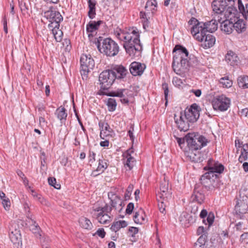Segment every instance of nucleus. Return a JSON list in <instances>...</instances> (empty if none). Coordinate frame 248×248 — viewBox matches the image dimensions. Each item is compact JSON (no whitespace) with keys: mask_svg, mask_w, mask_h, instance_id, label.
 Listing matches in <instances>:
<instances>
[{"mask_svg":"<svg viewBox=\"0 0 248 248\" xmlns=\"http://www.w3.org/2000/svg\"><path fill=\"white\" fill-rule=\"evenodd\" d=\"M173 62L172 66L174 71L179 75L185 73L190 65V56L186 48L180 45H177L173 48Z\"/></svg>","mask_w":248,"mask_h":248,"instance_id":"obj_1","label":"nucleus"},{"mask_svg":"<svg viewBox=\"0 0 248 248\" xmlns=\"http://www.w3.org/2000/svg\"><path fill=\"white\" fill-rule=\"evenodd\" d=\"M236 0H215L212 3L213 11L221 17H234L238 11L235 6Z\"/></svg>","mask_w":248,"mask_h":248,"instance_id":"obj_2","label":"nucleus"},{"mask_svg":"<svg viewBox=\"0 0 248 248\" xmlns=\"http://www.w3.org/2000/svg\"><path fill=\"white\" fill-rule=\"evenodd\" d=\"M95 44L98 50L108 57L116 56L119 51V46L117 43L110 38H104L100 36L97 38Z\"/></svg>","mask_w":248,"mask_h":248,"instance_id":"obj_3","label":"nucleus"},{"mask_svg":"<svg viewBox=\"0 0 248 248\" xmlns=\"http://www.w3.org/2000/svg\"><path fill=\"white\" fill-rule=\"evenodd\" d=\"M176 108L177 110H180L178 115L176 113L174 114V119L176 124L179 123L178 118H180V121L183 123H194L199 117V111L198 110V106L196 104L192 105L190 108L186 109L184 115L180 107Z\"/></svg>","mask_w":248,"mask_h":248,"instance_id":"obj_4","label":"nucleus"},{"mask_svg":"<svg viewBox=\"0 0 248 248\" xmlns=\"http://www.w3.org/2000/svg\"><path fill=\"white\" fill-rule=\"evenodd\" d=\"M186 141L189 151H198L205 146L208 142L204 136L197 133H188L186 136Z\"/></svg>","mask_w":248,"mask_h":248,"instance_id":"obj_5","label":"nucleus"},{"mask_svg":"<svg viewBox=\"0 0 248 248\" xmlns=\"http://www.w3.org/2000/svg\"><path fill=\"white\" fill-rule=\"evenodd\" d=\"M114 72L111 70H107L102 72L99 76V81L100 85V90L98 92L102 91L106 92L112 85L116 79Z\"/></svg>","mask_w":248,"mask_h":248,"instance_id":"obj_6","label":"nucleus"},{"mask_svg":"<svg viewBox=\"0 0 248 248\" xmlns=\"http://www.w3.org/2000/svg\"><path fill=\"white\" fill-rule=\"evenodd\" d=\"M80 73L83 79H87L88 73L95 65L93 59L90 54H82L80 59Z\"/></svg>","mask_w":248,"mask_h":248,"instance_id":"obj_7","label":"nucleus"},{"mask_svg":"<svg viewBox=\"0 0 248 248\" xmlns=\"http://www.w3.org/2000/svg\"><path fill=\"white\" fill-rule=\"evenodd\" d=\"M131 91L128 89H117L115 91H112L108 93L107 92H98L99 95H106L111 97H118L120 98V101L124 105H128L129 98L132 97V94Z\"/></svg>","mask_w":248,"mask_h":248,"instance_id":"obj_8","label":"nucleus"},{"mask_svg":"<svg viewBox=\"0 0 248 248\" xmlns=\"http://www.w3.org/2000/svg\"><path fill=\"white\" fill-rule=\"evenodd\" d=\"M140 33L137 29L132 28L129 30V31H120V32H118L116 34L117 37L120 40L124 42V43H137L140 42Z\"/></svg>","mask_w":248,"mask_h":248,"instance_id":"obj_9","label":"nucleus"},{"mask_svg":"<svg viewBox=\"0 0 248 248\" xmlns=\"http://www.w3.org/2000/svg\"><path fill=\"white\" fill-rule=\"evenodd\" d=\"M234 210L236 214L240 218L248 212V197L242 191H240L239 196L236 198Z\"/></svg>","mask_w":248,"mask_h":248,"instance_id":"obj_10","label":"nucleus"},{"mask_svg":"<svg viewBox=\"0 0 248 248\" xmlns=\"http://www.w3.org/2000/svg\"><path fill=\"white\" fill-rule=\"evenodd\" d=\"M239 17V12L234 17H221L217 16V20L220 23V29L222 31L226 34H230L233 31L234 27L233 22Z\"/></svg>","mask_w":248,"mask_h":248,"instance_id":"obj_11","label":"nucleus"},{"mask_svg":"<svg viewBox=\"0 0 248 248\" xmlns=\"http://www.w3.org/2000/svg\"><path fill=\"white\" fill-rule=\"evenodd\" d=\"M93 210V216L99 223L106 224L111 220V217L108 213L111 211V207H108L107 204L103 207L95 208Z\"/></svg>","mask_w":248,"mask_h":248,"instance_id":"obj_12","label":"nucleus"},{"mask_svg":"<svg viewBox=\"0 0 248 248\" xmlns=\"http://www.w3.org/2000/svg\"><path fill=\"white\" fill-rule=\"evenodd\" d=\"M204 169L208 170V171L202 175V180L208 177H213L215 172L218 173H222L224 170V167L222 164L215 161L212 159H210L208 161L207 166L205 167Z\"/></svg>","mask_w":248,"mask_h":248,"instance_id":"obj_13","label":"nucleus"},{"mask_svg":"<svg viewBox=\"0 0 248 248\" xmlns=\"http://www.w3.org/2000/svg\"><path fill=\"white\" fill-rule=\"evenodd\" d=\"M124 47L125 51L130 57L132 58L139 57L140 56L142 47L140 43V41L137 43H132L130 42L127 43H124Z\"/></svg>","mask_w":248,"mask_h":248,"instance_id":"obj_14","label":"nucleus"},{"mask_svg":"<svg viewBox=\"0 0 248 248\" xmlns=\"http://www.w3.org/2000/svg\"><path fill=\"white\" fill-rule=\"evenodd\" d=\"M230 100L224 95H221L215 99L213 103V108L215 109H218L224 111L230 107Z\"/></svg>","mask_w":248,"mask_h":248,"instance_id":"obj_15","label":"nucleus"},{"mask_svg":"<svg viewBox=\"0 0 248 248\" xmlns=\"http://www.w3.org/2000/svg\"><path fill=\"white\" fill-rule=\"evenodd\" d=\"M44 16L53 25L55 23L60 24L63 20V17L60 13L56 11L53 6L50 7L47 11L44 12Z\"/></svg>","mask_w":248,"mask_h":248,"instance_id":"obj_16","label":"nucleus"},{"mask_svg":"<svg viewBox=\"0 0 248 248\" xmlns=\"http://www.w3.org/2000/svg\"><path fill=\"white\" fill-rule=\"evenodd\" d=\"M205 26L204 22H201L199 23L198 26L191 28V33L196 40L198 41H203L204 36L207 33Z\"/></svg>","mask_w":248,"mask_h":248,"instance_id":"obj_17","label":"nucleus"},{"mask_svg":"<svg viewBox=\"0 0 248 248\" xmlns=\"http://www.w3.org/2000/svg\"><path fill=\"white\" fill-rule=\"evenodd\" d=\"M108 197L110 200V206L111 210L112 208L118 212H120L123 209V202L120 197L116 195L112 192L108 193Z\"/></svg>","mask_w":248,"mask_h":248,"instance_id":"obj_18","label":"nucleus"},{"mask_svg":"<svg viewBox=\"0 0 248 248\" xmlns=\"http://www.w3.org/2000/svg\"><path fill=\"white\" fill-rule=\"evenodd\" d=\"M146 65L137 62H132L129 67L130 73L134 76H140L143 73Z\"/></svg>","mask_w":248,"mask_h":248,"instance_id":"obj_19","label":"nucleus"},{"mask_svg":"<svg viewBox=\"0 0 248 248\" xmlns=\"http://www.w3.org/2000/svg\"><path fill=\"white\" fill-rule=\"evenodd\" d=\"M193 201H195L200 204L203 202L205 196L202 190V187L200 185H196L191 197Z\"/></svg>","mask_w":248,"mask_h":248,"instance_id":"obj_20","label":"nucleus"},{"mask_svg":"<svg viewBox=\"0 0 248 248\" xmlns=\"http://www.w3.org/2000/svg\"><path fill=\"white\" fill-rule=\"evenodd\" d=\"M132 149H129L124 154V167L126 168H128L129 170H131L135 164V159L131 155V153H133Z\"/></svg>","mask_w":248,"mask_h":248,"instance_id":"obj_21","label":"nucleus"},{"mask_svg":"<svg viewBox=\"0 0 248 248\" xmlns=\"http://www.w3.org/2000/svg\"><path fill=\"white\" fill-rule=\"evenodd\" d=\"M48 27L49 29L51 30L52 33L54 37L57 42H60L62 39L63 32L60 30V24L58 23H55V25H52V23H49L48 25Z\"/></svg>","mask_w":248,"mask_h":248,"instance_id":"obj_22","label":"nucleus"},{"mask_svg":"<svg viewBox=\"0 0 248 248\" xmlns=\"http://www.w3.org/2000/svg\"><path fill=\"white\" fill-rule=\"evenodd\" d=\"M103 23L102 20H98L97 21H91L86 25V31L88 34V37H93L92 33L98 30L99 26Z\"/></svg>","mask_w":248,"mask_h":248,"instance_id":"obj_23","label":"nucleus"},{"mask_svg":"<svg viewBox=\"0 0 248 248\" xmlns=\"http://www.w3.org/2000/svg\"><path fill=\"white\" fill-rule=\"evenodd\" d=\"M202 42L201 46L205 48H208L212 47L216 42V39L214 36L210 33L206 34L203 37V41Z\"/></svg>","mask_w":248,"mask_h":248,"instance_id":"obj_24","label":"nucleus"},{"mask_svg":"<svg viewBox=\"0 0 248 248\" xmlns=\"http://www.w3.org/2000/svg\"><path fill=\"white\" fill-rule=\"evenodd\" d=\"M112 72H114L116 75V79H122L126 77L128 73L127 70L122 65H119L111 69Z\"/></svg>","mask_w":248,"mask_h":248,"instance_id":"obj_25","label":"nucleus"},{"mask_svg":"<svg viewBox=\"0 0 248 248\" xmlns=\"http://www.w3.org/2000/svg\"><path fill=\"white\" fill-rule=\"evenodd\" d=\"M108 167V164L107 163V160L102 156L101 158H99L97 168L96 170L93 171V173L95 175L102 173L105 171Z\"/></svg>","mask_w":248,"mask_h":248,"instance_id":"obj_26","label":"nucleus"},{"mask_svg":"<svg viewBox=\"0 0 248 248\" xmlns=\"http://www.w3.org/2000/svg\"><path fill=\"white\" fill-rule=\"evenodd\" d=\"M133 219L137 224H144L146 222V218L143 210L140 209L136 212L133 217Z\"/></svg>","mask_w":248,"mask_h":248,"instance_id":"obj_27","label":"nucleus"},{"mask_svg":"<svg viewBox=\"0 0 248 248\" xmlns=\"http://www.w3.org/2000/svg\"><path fill=\"white\" fill-rule=\"evenodd\" d=\"M225 60L231 65H237L239 60L237 56L231 51L228 52L225 57Z\"/></svg>","mask_w":248,"mask_h":248,"instance_id":"obj_28","label":"nucleus"},{"mask_svg":"<svg viewBox=\"0 0 248 248\" xmlns=\"http://www.w3.org/2000/svg\"><path fill=\"white\" fill-rule=\"evenodd\" d=\"M55 114L57 115V118L60 120L61 123H65L67 113L66 110L64 107L61 106L58 108L56 110Z\"/></svg>","mask_w":248,"mask_h":248,"instance_id":"obj_29","label":"nucleus"},{"mask_svg":"<svg viewBox=\"0 0 248 248\" xmlns=\"http://www.w3.org/2000/svg\"><path fill=\"white\" fill-rule=\"evenodd\" d=\"M233 25L234 27H233V30H235L238 33H242L246 30V25L242 19H238V18H237V19L233 22Z\"/></svg>","mask_w":248,"mask_h":248,"instance_id":"obj_30","label":"nucleus"},{"mask_svg":"<svg viewBox=\"0 0 248 248\" xmlns=\"http://www.w3.org/2000/svg\"><path fill=\"white\" fill-rule=\"evenodd\" d=\"M207 32H215L217 29L218 25L216 19H212L208 22H204Z\"/></svg>","mask_w":248,"mask_h":248,"instance_id":"obj_31","label":"nucleus"},{"mask_svg":"<svg viewBox=\"0 0 248 248\" xmlns=\"http://www.w3.org/2000/svg\"><path fill=\"white\" fill-rule=\"evenodd\" d=\"M113 133V130L109 125H101L100 137L102 139H104L105 137L108 136H112Z\"/></svg>","mask_w":248,"mask_h":248,"instance_id":"obj_32","label":"nucleus"},{"mask_svg":"<svg viewBox=\"0 0 248 248\" xmlns=\"http://www.w3.org/2000/svg\"><path fill=\"white\" fill-rule=\"evenodd\" d=\"M188 156L191 160L194 162H201L202 161V157L201 153L198 151H189Z\"/></svg>","mask_w":248,"mask_h":248,"instance_id":"obj_33","label":"nucleus"},{"mask_svg":"<svg viewBox=\"0 0 248 248\" xmlns=\"http://www.w3.org/2000/svg\"><path fill=\"white\" fill-rule=\"evenodd\" d=\"M88 6L89 10L88 11V16L90 19H93L96 15L95 5L96 2L95 0H88Z\"/></svg>","mask_w":248,"mask_h":248,"instance_id":"obj_34","label":"nucleus"},{"mask_svg":"<svg viewBox=\"0 0 248 248\" xmlns=\"http://www.w3.org/2000/svg\"><path fill=\"white\" fill-rule=\"evenodd\" d=\"M10 238L14 244H18L21 242V236L19 231L15 230V231H13L9 234Z\"/></svg>","mask_w":248,"mask_h":248,"instance_id":"obj_35","label":"nucleus"},{"mask_svg":"<svg viewBox=\"0 0 248 248\" xmlns=\"http://www.w3.org/2000/svg\"><path fill=\"white\" fill-rule=\"evenodd\" d=\"M238 8L239 9V14L241 13L246 19H248V4H246L245 6L242 3L241 0H237Z\"/></svg>","mask_w":248,"mask_h":248,"instance_id":"obj_36","label":"nucleus"},{"mask_svg":"<svg viewBox=\"0 0 248 248\" xmlns=\"http://www.w3.org/2000/svg\"><path fill=\"white\" fill-rule=\"evenodd\" d=\"M212 177H206L204 180H202V176L201 178V184L203 185L204 187L209 191H212L215 190V186H213L211 180Z\"/></svg>","mask_w":248,"mask_h":248,"instance_id":"obj_37","label":"nucleus"},{"mask_svg":"<svg viewBox=\"0 0 248 248\" xmlns=\"http://www.w3.org/2000/svg\"><path fill=\"white\" fill-rule=\"evenodd\" d=\"M28 217L31 220L32 224L31 225L30 229L32 232L35 235L37 238H41V235L40 233V228L36 222L31 218L28 215Z\"/></svg>","mask_w":248,"mask_h":248,"instance_id":"obj_38","label":"nucleus"},{"mask_svg":"<svg viewBox=\"0 0 248 248\" xmlns=\"http://www.w3.org/2000/svg\"><path fill=\"white\" fill-rule=\"evenodd\" d=\"M127 226V222L124 220H120L118 221L114 222L112 224L110 229L112 231L117 232L121 228H124Z\"/></svg>","mask_w":248,"mask_h":248,"instance_id":"obj_39","label":"nucleus"},{"mask_svg":"<svg viewBox=\"0 0 248 248\" xmlns=\"http://www.w3.org/2000/svg\"><path fill=\"white\" fill-rule=\"evenodd\" d=\"M79 223L81 227L85 229L90 230L93 227L91 221L84 217H82L79 219Z\"/></svg>","mask_w":248,"mask_h":248,"instance_id":"obj_40","label":"nucleus"},{"mask_svg":"<svg viewBox=\"0 0 248 248\" xmlns=\"http://www.w3.org/2000/svg\"><path fill=\"white\" fill-rule=\"evenodd\" d=\"M219 83L223 87L229 88L232 86V82L228 77H225L220 79Z\"/></svg>","mask_w":248,"mask_h":248,"instance_id":"obj_41","label":"nucleus"},{"mask_svg":"<svg viewBox=\"0 0 248 248\" xmlns=\"http://www.w3.org/2000/svg\"><path fill=\"white\" fill-rule=\"evenodd\" d=\"M106 105L108 111H113L115 110L117 106V102L115 99L109 98L107 101Z\"/></svg>","mask_w":248,"mask_h":248,"instance_id":"obj_42","label":"nucleus"},{"mask_svg":"<svg viewBox=\"0 0 248 248\" xmlns=\"http://www.w3.org/2000/svg\"><path fill=\"white\" fill-rule=\"evenodd\" d=\"M157 2L156 0H148L145 6V9L146 11H149L148 8L150 7L151 10H155V8L156 7Z\"/></svg>","mask_w":248,"mask_h":248,"instance_id":"obj_43","label":"nucleus"},{"mask_svg":"<svg viewBox=\"0 0 248 248\" xmlns=\"http://www.w3.org/2000/svg\"><path fill=\"white\" fill-rule=\"evenodd\" d=\"M243 151L241 152V155L239 158V160L240 162H242V161L240 160L242 156H243V158L245 160H246L248 159V144H245L243 145Z\"/></svg>","mask_w":248,"mask_h":248,"instance_id":"obj_44","label":"nucleus"},{"mask_svg":"<svg viewBox=\"0 0 248 248\" xmlns=\"http://www.w3.org/2000/svg\"><path fill=\"white\" fill-rule=\"evenodd\" d=\"M32 196L33 198L39 202L41 204H46V200L42 196V195L37 194L33 190H31Z\"/></svg>","mask_w":248,"mask_h":248,"instance_id":"obj_45","label":"nucleus"},{"mask_svg":"<svg viewBox=\"0 0 248 248\" xmlns=\"http://www.w3.org/2000/svg\"><path fill=\"white\" fill-rule=\"evenodd\" d=\"M162 89L164 90V97L165 100H166L165 105L166 106L168 103V97L169 92L168 84L166 82L163 83L162 85Z\"/></svg>","mask_w":248,"mask_h":248,"instance_id":"obj_46","label":"nucleus"},{"mask_svg":"<svg viewBox=\"0 0 248 248\" xmlns=\"http://www.w3.org/2000/svg\"><path fill=\"white\" fill-rule=\"evenodd\" d=\"M237 82L239 86L243 89H246V76H240L237 79Z\"/></svg>","mask_w":248,"mask_h":248,"instance_id":"obj_47","label":"nucleus"},{"mask_svg":"<svg viewBox=\"0 0 248 248\" xmlns=\"http://www.w3.org/2000/svg\"><path fill=\"white\" fill-rule=\"evenodd\" d=\"M48 182L50 186H53L56 189H60L61 185L59 184H56V180L54 177L48 178Z\"/></svg>","mask_w":248,"mask_h":248,"instance_id":"obj_48","label":"nucleus"},{"mask_svg":"<svg viewBox=\"0 0 248 248\" xmlns=\"http://www.w3.org/2000/svg\"><path fill=\"white\" fill-rule=\"evenodd\" d=\"M2 204L3 205L4 208L6 211L9 210L10 206H11V202H10V201L9 199V198H6L3 199L2 200Z\"/></svg>","mask_w":248,"mask_h":248,"instance_id":"obj_49","label":"nucleus"},{"mask_svg":"<svg viewBox=\"0 0 248 248\" xmlns=\"http://www.w3.org/2000/svg\"><path fill=\"white\" fill-rule=\"evenodd\" d=\"M168 183L167 184H161L160 186V190L161 192H162V196L164 197L166 196L167 194V192L168 190Z\"/></svg>","mask_w":248,"mask_h":248,"instance_id":"obj_50","label":"nucleus"},{"mask_svg":"<svg viewBox=\"0 0 248 248\" xmlns=\"http://www.w3.org/2000/svg\"><path fill=\"white\" fill-rule=\"evenodd\" d=\"M133 189V185H130L126 189V192L124 194V198L125 200H129L131 196V193Z\"/></svg>","mask_w":248,"mask_h":248,"instance_id":"obj_51","label":"nucleus"},{"mask_svg":"<svg viewBox=\"0 0 248 248\" xmlns=\"http://www.w3.org/2000/svg\"><path fill=\"white\" fill-rule=\"evenodd\" d=\"M207 236L205 234H203L198 238L196 243L205 246L206 242Z\"/></svg>","mask_w":248,"mask_h":248,"instance_id":"obj_52","label":"nucleus"},{"mask_svg":"<svg viewBox=\"0 0 248 248\" xmlns=\"http://www.w3.org/2000/svg\"><path fill=\"white\" fill-rule=\"evenodd\" d=\"M201 22H199L196 18L195 17H192L188 22V24L189 25H191V27H194L198 25H199V23H200Z\"/></svg>","mask_w":248,"mask_h":248,"instance_id":"obj_53","label":"nucleus"},{"mask_svg":"<svg viewBox=\"0 0 248 248\" xmlns=\"http://www.w3.org/2000/svg\"><path fill=\"white\" fill-rule=\"evenodd\" d=\"M134 208V203L132 202H130L127 205L125 212L127 214L130 215L132 213Z\"/></svg>","mask_w":248,"mask_h":248,"instance_id":"obj_54","label":"nucleus"},{"mask_svg":"<svg viewBox=\"0 0 248 248\" xmlns=\"http://www.w3.org/2000/svg\"><path fill=\"white\" fill-rule=\"evenodd\" d=\"M128 231L130 233V235L133 237L136 234L138 233L139 232V229L137 227H130L128 229Z\"/></svg>","mask_w":248,"mask_h":248,"instance_id":"obj_55","label":"nucleus"},{"mask_svg":"<svg viewBox=\"0 0 248 248\" xmlns=\"http://www.w3.org/2000/svg\"><path fill=\"white\" fill-rule=\"evenodd\" d=\"M63 45L65 46V49L70 50L71 48V42L69 39H65L63 42Z\"/></svg>","mask_w":248,"mask_h":248,"instance_id":"obj_56","label":"nucleus"},{"mask_svg":"<svg viewBox=\"0 0 248 248\" xmlns=\"http://www.w3.org/2000/svg\"><path fill=\"white\" fill-rule=\"evenodd\" d=\"M95 154L93 152L90 151L89 155V162L90 163V165H92V164L94 163L95 159Z\"/></svg>","mask_w":248,"mask_h":248,"instance_id":"obj_57","label":"nucleus"},{"mask_svg":"<svg viewBox=\"0 0 248 248\" xmlns=\"http://www.w3.org/2000/svg\"><path fill=\"white\" fill-rule=\"evenodd\" d=\"M221 237L223 238L222 244L224 245H226L228 243V241H225L226 238H228L229 237L228 233L227 232L222 231L221 233Z\"/></svg>","mask_w":248,"mask_h":248,"instance_id":"obj_58","label":"nucleus"},{"mask_svg":"<svg viewBox=\"0 0 248 248\" xmlns=\"http://www.w3.org/2000/svg\"><path fill=\"white\" fill-rule=\"evenodd\" d=\"M96 233L102 238H104L106 235V232L103 228H99L97 231Z\"/></svg>","mask_w":248,"mask_h":248,"instance_id":"obj_59","label":"nucleus"},{"mask_svg":"<svg viewBox=\"0 0 248 248\" xmlns=\"http://www.w3.org/2000/svg\"><path fill=\"white\" fill-rule=\"evenodd\" d=\"M214 219V216L213 214H209L207 218V221L208 223L209 226L212 224Z\"/></svg>","mask_w":248,"mask_h":248,"instance_id":"obj_60","label":"nucleus"},{"mask_svg":"<svg viewBox=\"0 0 248 248\" xmlns=\"http://www.w3.org/2000/svg\"><path fill=\"white\" fill-rule=\"evenodd\" d=\"M177 140V143H178L179 145L180 146V147L182 148V145L185 144L186 141V137L184 138H176Z\"/></svg>","mask_w":248,"mask_h":248,"instance_id":"obj_61","label":"nucleus"},{"mask_svg":"<svg viewBox=\"0 0 248 248\" xmlns=\"http://www.w3.org/2000/svg\"><path fill=\"white\" fill-rule=\"evenodd\" d=\"M178 128L181 131H186L189 129V125H178Z\"/></svg>","mask_w":248,"mask_h":248,"instance_id":"obj_62","label":"nucleus"},{"mask_svg":"<svg viewBox=\"0 0 248 248\" xmlns=\"http://www.w3.org/2000/svg\"><path fill=\"white\" fill-rule=\"evenodd\" d=\"M158 207L160 211L163 213L165 211V207L166 206L164 204V202H161L160 203L158 204Z\"/></svg>","mask_w":248,"mask_h":248,"instance_id":"obj_63","label":"nucleus"},{"mask_svg":"<svg viewBox=\"0 0 248 248\" xmlns=\"http://www.w3.org/2000/svg\"><path fill=\"white\" fill-rule=\"evenodd\" d=\"M19 6L20 7V9H21V11L23 12H26V11H27L28 10V6L26 5V3H24L23 4L21 2V3L19 4Z\"/></svg>","mask_w":248,"mask_h":248,"instance_id":"obj_64","label":"nucleus"}]
</instances>
